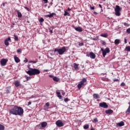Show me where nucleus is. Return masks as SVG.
Segmentation results:
<instances>
[{
    "mask_svg": "<svg viewBox=\"0 0 130 130\" xmlns=\"http://www.w3.org/2000/svg\"><path fill=\"white\" fill-rule=\"evenodd\" d=\"M64 102H68V101H70V100L69 99V98H67L64 99Z\"/></svg>",
    "mask_w": 130,
    "mask_h": 130,
    "instance_id": "c9c22d12",
    "label": "nucleus"
},
{
    "mask_svg": "<svg viewBox=\"0 0 130 130\" xmlns=\"http://www.w3.org/2000/svg\"><path fill=\"white\" fill-rule=\"evenodd\" d=\"M126 32L127 33H128V34L130 33V28H128V29H126Z\"/></svg>",
    "mask_w": 130,
    "mask_h": 130,
    "instance_id": "a19ab883",
    "label": "nucleus"
},
{
    "mask_svg": "<svg viewBox=\"0 0 130 130\" xmlns=\"http://www.w3.org/2000/svg\"><path fill=\"white\" fill-rule=\"evenodd\" d=\"M115 10V15L116 16H120V12L121 11L122 8H120L118 5L116 6V8L114 9Z\"/></svg>",
    "mask_w": 130,
    "mask_h": 130,
    "instance_id": "423d86ee",
    "label": "nucleus"
},
{
    "mask_svg": "<svg viewBox=\"0 0 130 130\" xmlns=\"http://www.w3.org/2000/svg\"><path fill=\"white\" fill-rule=\"evenodd\" d=\"M41 127H46L47 126V122H42L41 123Z\"/></svg>",
    "mask_w": 130,
    "mask_h": 130,
    "instance_id": "6ab92c4d",
    "label": "nucleus"
},
{
    "mask_svg": "<svg viewBox=\"0 0 130 130\" xmlns=\"http://www.w3.org/2000/svg\"><path fill=\"white\" fill-rule=\"evenodd\" d=\"M125 113H130V105L128 106V109L126 111Z\"/></svg>",
    "mask_w": 130,
    "mask_h": 130,
    "instance_id": "c85d7f7f",
    "label": "nucleus"
},
{
    "mask_svg": "<svg viewBox=\"0 0 130 130\" xmlns=\"http://www.w3.org/2000/svg\"><path fill=\"white\" fill-rule=\"evenodd\" d=\"M54 15H55V13H52L50 14L46 15V18H52V17H53V16H54Z\"/></svg>",
    "mask_w": 130,
    "mask_h": 130,
    "instance_id": "a211bd4d",
    "label": "nucleus"
},
{
    "mask_svg": "<svg viewBox=\"0 0 130 130\" xmlns=\"http://www.w3.org/2000/svg\"><path fill=\"white\" fill-rule=\"evenodd\" d=\"M99 7H100V8H101V9H102V6H101V5H99Z\"/></svg>",
    "mask_w": 130,
    "mask_h": 130,
    "instance_id": "bf43d9fd",
    "label": "nucleus"
},
{
    "mask_svg": "<svg viewBox=\"0 0 130 130\" xmlns=\"http://www.w3.org/2000/svg\"><path fill=\"white\" fill-rule=\"evenodd\" d=\"M123 25H124V26H126V27H128V26H129V24H128V23H126V22H124V23H123Z\"/></svg>",
    "mask_w": 130,
    "mask_h": 130,
    "instance_id": "f704fd0d",
    "label": "nucleus"
},
{
    "mask_svg": "<svg viewBox=\"0 0 130 130\" xmlns=\"http://www.w3.org/2000/svg\"><path fill=\"white\" fill-rule=\"evenodd\" d=\"M86 82H87V79L86 78H83L77 85L78 89L80 90L85 85L84 83H86Z\"/></svg>",
    "mask_w": 130,
    "mask_h": 130,
    "instance_id": "20e7f679",
    "label": "nucleus"
},
{
    "mask_svg": "<svg viewBox=\"0 0 130 130\" xmlns=\"http://www.w3.org/2000/svg\"><path fill=\"white\" fill-rule=\"evenodd\" d=\"M79 46H84V43H80L79 44Z\"/></svg>",
    "mask_w": 130,
    "mask_h": 130,
    "instance_id": "58836bf2",
    "label": "nucleus"
},
{
    "mask_svg": "<svg viewBox=\"0 0 130 130\" xmlns=\"http://www.w3.org/2000/svg\"><path fill=\"white\" fill-rule=\"evenodd\" d=\"M37 61H32V63H37Z\"/></svg>",
    "mask_w": 130,
    "mask_h": 130,
    "instance_id": "864d4df0",
    "label": "nucleus"
},
{
    "mask_svg": "<svg viewBox=\"0 0 130 130\" xmlns=\"http://www.w3.org/2000/svg\"><path fill=\"white\" fill-rule=\"evenodd\" d=\"M12 25H15V23H12Z\"/></svg>",
    "mask_w": 130,
    "mask_h": 130,
    "instance_id": "0e129e2a",
    "label": "nucleus"
},
{
    "mask_svg": "<svg viewBox=\"0 0 130 130\" xmlns=\"http://www.w3.org/2000/svg\"><path fill=\"white\" fill-rule=\"evenodd\" d=\"M92 122H93V123H97V122H98V118L97 117L94 118L92 120Z\"/></svg>",
    "mask_w": 130,
    "mask_h": 130,
    "instance_id": "a878e982",
    "label": "nucleus"
},
{
    "mask_svg": "<svg viewBox=\"0 0 130 130\" xmlns=\"http://www.w3.org/2000/svg\"><path fill=\"white\" fill-rule=\"evenodd\" d=\"M64 16H71L70 13L67 11H64Z\"/></svg>",
    "mask_w": 130,
    "mask_h": 130,
    "instance_id": "7c9ffc66",
    "label": "nucleus"
},
{
    "mask_svg": "<svg viewBox=\"0 0 130 130\" xmlns=\"http://www.w3.org/2000/svg\"><path fill=\"white\" fill-rule=\"evenodd\" d=\"M71 9H70V8H68V11H70Z\"/></svg>",
    "mask_w": 130,
    "mask_h": 130,
    "instance_id": "e2e57ef3",
    "label": "nucleus"
},
{
    "mask_svg": "<svg viewBox=\"0 0 130 130\" xmlns=\"http://www.w3.org/2000/svg\"><path fill=\"white\" fill-rule=\"evenodd\" d=\"M0 62H1V66H2V67H5V66H6V64H7V62H8V59L3 58L1 60Z\"/></svg>",
    "mask_w": 130,
    "mask_h": 130,
    "instance_id": "9d476101",
    "label": "nucleus"
},
{
    "mask_svg": "<svg viewBox=\"0 0 130 130\" xmlns=\"http://www.w3.org/2000/svg\"><path fill=\"white\" fill-rule=\"evenodd\" d=\"M29 70L26 71V74H28L29 76H35V75H39L40 74V70L37 69H33L28 67Z\"/></svg>",
    "mask_w": 130,
    "mask_h": 130,
    "instance_id": "f03ea898",
    "label": "nucleus"
},
{
    "mask_svg": "<svg viewBox=\"0 0 130 130\" xmlns=\"http://www.w3.org/2000/svg\"><path fill=\"white\" fill-rule=\"evenodd\" d=\"M124 43H125V44H126V43H127V40H126V39H124Z\"/></svg>",
    "mask_w": 130,
    "mask_h": 130,
    "instance_id": "09e8293b",
    "label": "nucleus"
},
{
    "mask_svg": "<svg viewBox=\"0 0 130 130\" xmlns=\"http://www.w3.org/2000/svg\"><path fill=\"white\" fill-rule=\"evenodd\" d=\"M44 2V4H47L48 3V0H43Z\"/></svg>",
    "mask_w": 130,
    "mask_h": 130,
    "instance_id": "c03bdc74",
    "label": "nucleus"
},
{
    "mask_svg": "<svg viewBox=\"0 0 130 130\" xmlns=\"http://www.w3.org/2000/svg\"><path fill=\"white\" fill-rule=\"evenodd\" d=\"M128 104H130V103H128Z\"/></svg>",
    "mask_w": 130,
    "mask_h": 130,
    "instance_id": "69168bd1",
    "label": "nucleus"
},
{
    "mask_svg": "<svg viewBox=\"0 0 130 130\" xmlns=\"http://www.w3.org/2000/svg\"><path fill=\"white\" fill-rule=\"evenodd\" d=\"M53 80L54 82H58V81H59V78L56 77V76H54L53 78Z\"/></svg>",
    "mask_w": 130,
    "mask_h": 130,
    "instance_id": "393cba45",
    "label": "nucleus"
},
{
    "mask_svg": "<svg viewBox=\"0 0 130 130\" xmlns=\"http://www.w3.org/2000/svg\"><path fill=\"white\" fill-rule=\"evenodd\" d=\"M14 85L15 86V87H20V86L21 85V82H20V81H16L14 83Z\"/></svg>",
    "mask_w": 130,
    "mask_h": 130,
    "instance_id": "ddd939ff",
    "label": "nucleus"
},
{
    "mask_svg": "<svg viewBox=\"0 0 130 130\" xmlns=\"http://www.w3.org/2000/svg\"><path fill=\"white\" fill-rule=\"evenodd\" d=\"M10 114L13 115H22L24 113V110L21 107L15 106L13 108L9 110Z\"/></svg>",
    "mask_w": 130,
    "mask_h": 130,
    "instance_id": "f257e3e1",
    "label": "nucleus"
},
{
    "mask_svg": "<svg viewBox=\"0 0 130 130\" xmlns=\"http://www.w3.org/2000/svg\"><path fill=\"white\" fill-rule=\"evenodd\" d=\"M125 51H130V46H127L125 48Z\"/></svg>",
    "mask_w": 130,
    "mask_h": 130,
    "instance_id": "cd10ccee",
    "label": "nucleus"
},
{
    "mask_svg": "<svg viewBox=\"0 0 130 130\" xmlns=\"http://www.w3.org/2000/svg\"><path fill=\"white\" fill-rule=\"evenodd\" d=\"M67 51V47L63 46L60 49H55L54 52H58L59 55L63 54V53Z\"/></svg>",
    "mask_w": 130,
    "mask_h": 130,
    "instance_id": "7ed1b4c3",
    "label": "nucleus"
},
{
    "mask_svg": "<svg viewBox=\"0 0 130 130\" xmlns=\"http://www.w3.org/2000/svg\"><path fill=\"white\" fill-rule=\"evenodd\" d=\"M31 104H32V102H29L28 103V106H29V105H31Z\"/></svg>",
    "mask_w": 130,
    "mask_h": 130,
    "instance_id": "3c124183",
    "label": "nucleus"
},
{
    "mask_svg": "<svg viewBox=\"0 0 130 130\" xmlns=\"http://www.w3.org/2000/svg\"><path fill=\"white\" fill-rule=\"evenodd\" d=\"M114 43L115 45H118L119 43H120V40L119 39H116L115 40Z\"/></svg>",
    "mask_w": 130,
    "mask_h": 130,
    "instance_id": "412c9836",
    "label": "nucleus"
},
{
    "mask_svg": "<svg viewBox=\"0 0 130 130\" xmlns=\"http://www.w3.org/2000/svg\"><path fill=\"white\" fill-rule=\"evenodd\" d=\"M15 12H16L17 13V16H18V18L22 17V13H21V12L19 10H16Z\"/></svg>",
    "mask_w": 130,
    "mask_h": 130,
    "instance_id": "dca6fc26",
    "label": "nucleus"
},
{
    "mask_svg": "<svg viewBox=\"0 0 130 130\" xmlns=\"http://www.w3.org/2000/svg\"><path fill=\"white\" fill-rule=\"evenodd\" d=\"M74 64L75 70H76V71H78V70H79V68L78 67H79V64H78L76 63H74Z\"/></svg>",
    "mask_w": 130,
    "mask_h": 130,
    "instance_id": "5701e85b",
    "label": "nucleus"
},
{
    "mask_svg": "<svg viewBox=\"0 0 130 130\" xmlns=\"http://www.w3.org/2000/svg\"><path fill=\"white\" fill-rule=\"evenodd\" d=\"M99 106L100 107H102V108H108V105L105 102L100 103L99 104Z\"/></svg>",
    "mask_w": 130,
    "mask_h": 130,
    "instance_id": "1a4fd4ad",
    "label": "nucleus"
},
{
    "mask_svg": "<svg viewBox=\"0 0 130 130\" xmlns=\"http://www.w3.org/2000/svg\"><path fill=\"white\" fill-rule=\"evenodd\" d=\"M56 124L57 126H58L59 127H61V126H63L64 124H63V122H62V121L60 120H58L56 121Z\"/></svg>",
    "mask_w": 130,
    "mask_h": 130,
    "instance_id": "6e6552de",
    "label": "nucleus"
},
{
    "mask_svg": "<svg viewBox=\"0 0 130 130\" xmlns=\"http://www.w3.org/2000/svg\"><path fill=\"white\" fill-rule=\"evenodd\" d=\"M40 23H43L44 22V19L43 18H41L39 20Z\"/></svg>",
    "mask_w": 130,
    "mask_h": 130,
    "instance_id": "473e14b6",
    "label": "nucleus"
},
{
    "mask_svg": "<svg viewBox=\"0 0 130 130\" xmlns=\"http://www.w3.org/2000/svg\"><path fill=\"white\" fill-rule=\"evenodd\" d=\"M24 9H25V10H27V11H29V8H28V7H24Z\"/></svg>",
    "mask_w": 130,
    "mask_h": 130,
    "instance_id": "603ef678",
    "label": "nucleus"
},
{
    "mask_svg": "<svg viewBox=\"0 0 130 130\" xmlns=\"http://www.w3.org/2000/svg\"><path fill=\"white\" fill-rule=\"evenodd\" d=\"M93 97L94 99H99V98H100V96H99V94L97 93H94L93 94Z\"/></svg>",
    "mask_w": 130,
    "mask_h": 130,
    "instance_id": "f3484780",
    "label": "nucleus"
},
{
    "mask_svg": "<svg viewBox=\"0 0 130 130\" xmlns=\"http://www.w3.org/2000/svg\"><path fill=\"white\" fill-rule=\"evenodd\" d=\"M14 40H16V41H18V40H19V38H18V36H16V35H14Z\"/></svg>",
    "mask_w": 130,
    "mask_h": 130,
    "instance_id": "2f4dec72",
    "label": "nucleus"
},
{
    "mask_svg": "<svg viewBox=\"0 0 130 130\" xmlns=\"http://www.w3.org/2000/svg\"><path fill=\"white\" fill-rule=\"evenodd\" d=\"M14 60L17 63L20 62V59L17 56H14Z\"/></svg>",
    "mask_w": 130,
    "mask_h": 130,
    "instance_id": "aec40b11",
    "label": "nucleus"
},
{
    "mask_svg": "<svg viewBox=\"0 0 130 130\" xmlns=\"http://www.w3.org/2000/svg\"><path fill=\"white\" fill-rule=\"evenodd\" d=\"M26 81H29V80H31V77H27L26 78Z\"/></svg>",
    "mask_w": 130,
    "mask_h": 130,
    "instance_id": "ea45409f",
    "label": "nucleus"
},
{
    "mask_svg": "<svg viewBox=\"0 0 130 130\" xmlns=\"http://www.w3.org/2000/svg\"><path fill=\"white\" fill-rule=\"evenodd\" d=\"M101 50L102 52L103 57H105V56H106V54L110 52V49L108 47L106 48L105 50H104L103 48H101Z\"/></svg>",
    "mask_w": 130,
    "mask_h": 130,
    "instance_id": "39448f33",
    "label": "nucleus"
},
{
    "mask_svg": "<svg viewBox=\"0 0 130 130\" xmlns=\"http://www.w3.org/2000/svg\"><path fill=\"white\" fill-rule=\"evenodd\" d=\"M90 10H94L95 8L94 7H92V6L90 5Z\"/></svg>",
    "mask_w": 130,
    "mask_h": 130,
    "instance_id": "4c0bfd02",
    "label": "nucleus"
},
{
    "mask_svg": "<svg viewBox=\"0 0 130 130\" xmlns=\"http://www.w3.org/2000/svg\"><path fill=\"white\" fill-rule=\"evenodd\" d=\"M44 71L45 72H48L49 70L47 69V70H44Z\"/></svg>",
    "mask_w": 130,
    "mask_h": 130,
    "instance_id": "680f3d73",
    "label": "nucleus"
},
{
    "mask_svg": "<svg viewBox=\"0 0 130 130\" xmlns=\"http://www.w3.org/2000/svg\"><path fill=\"white\" fill-rule=\"evenodd\" d=\"M123 125H124V122H123V121H121L119 123H117V124H116L117 127L123 126Z\"/></svg>",
    "mask_w": 130,
    "mask_h": 130,
    "instance_id": "2eb2a0df",
    "label": "nucleus"
},
{
    "mask_svg": "<svg viewBox=\"0 0 130 130\" xmlns=\"http://www.w3.org/2000/svg\"><path fill=\"white\" fill-rule=\"evenodd\" d=\"M56 94H57V97L59 98V99H60V100L62 99V96H61V95H60V92H56Z\"/></svg>",
    "mask_w": 130,
    "mask_h": 130,
    "instance_id": "4be33fe9",
    "label": "nucleus"
},
{
    "mask_svg": "<svg viewBox=\"0 0 130 130\" xmlns=\"http://www.w3.org/2000/svg\"><path fill=\"white\" fill-rule=\"evenodd\" d=\"M49 77H50V78H54V76H53V75H49Z\"/></svg>",
    "mask_w": 130,
    "mask_h": 130,
    "instance_id": "49530a36",
    "label": "nucleus"
},
{
    "mask_svg": "<svg viewBox=\"0 0 130 130\" xmlns=\"http://www.w3.org/2000/svg\"><path fill=\"white\" fill-rule=\"evenodd\" d=\"M89 124H86L83 126V128L84 129H88V128H89Z\"/></svg>",
    "mask_w": 130,
    "mask_h": 130,
    "instance_id": "bb28decb",
    "label": "nucleus"
},
{
    "mask_svg": "<svg viewBox=\"0 0 130 130\" xmlns=\"http://www.w3.org/2000/svg\"><path fill=\"white\" fill-rule=\"evenodd\" d=\"M105 113L106 114H109V115H111V114H112V113H113V110H112L111 109L106 110L105 111Z\"/></svg>",
    "mask_w": 130,
    "mask_h": 130,
    "instance_id": "f8f14e48",
    "label": "nucleus"
},
{
    "mask_svg": "<svg viewBox=\"0 0 130 130\" xmlns=\"http://www.w3.org/2000/svg\"><path fill=\"white\" fill-rule=\"evenodd\" d=\"M49 31H50V33H53L52 29H49Z\"/></svg>",
    "mask_w": 130,
    "mask_h": 130,
    "instance_id": "6e6d98bb",
    "label": "nucleus"
},
{
    "mask_svg": "<svg viewBox=\"0 0 130 130\" xmlns=\"http://www.w3.org/2000/svg\"><path fill=\"white\" fill-rule=\"evenodd\" d=\"M121 86H125V83H124V82H122L121 83Z\"/></svg>",
    "mask_w": 130,
    "mask_h": 130,
    "instance_id": "37998d69",
    "label": "nucleus"
},
{
    "mask_svg": "<svg viewBox=\"0 0 130 130\" xmlns=\"http://www.w3.org/2000/svg\"><path fill=\"white\" fill-rule=\"evenodd\" d=\"M33 62V61H29V63H32V62Z\"/></svg>",
    "mask_w": 130,
    "mask_h": 130,
    "instance_id": "052dcab7",
    "label": "nucleus"
},
{
    "mask_svg": "<svg viewBox=\"0 0 130 130\" xmlns=\"http://www.w3.org/2000/svg\"><path fill=\"white\" fill-rule=\"evenodd\" d=\"M75 30H76V31H77V32H82L83 31V28H82L80 26H78L77 27H75Z\"/></svg>",
    "mask_w": 130,
    "mask_h": 130,
    "instance_id": "4468645a",
    "label": "nucleus"
},
{
    "mask_svg": "<svg viewBox=\"0 0 130 130\" xmlns=\"http://www.w3.org/2000/svg\"><path fill=\"white\" fill-rule=\"evenodd\" d=\"M6 93L7 94H9V93H10V90H9L8 89H6Z\"/></svg>",
    "mask_w": 130,
    "mask_h": 130,
    "instance_id": "de8ad7c7",
    "label": "nucleus"
},
{
    "mask_svg": "<svg viewBox=\"0 0 130 130\" xmlns=\"http://www.w3.org/2000/svg\"><path fill=\"white\" fill-rule=\"evenodd\" d=\"M86 56L88 57H90L92 59H95L96 57V55L92 52H90L89 54H86Z\"/></svg>",
    "mask_w": 130,
    "mask_h": 130,
    "instance_id": "0eeeda50",
    "label": "nucleus"
},
{
    "mask_svg": "<svg viewBox=\"0 0 130 130\" xmlns=\"http://www.w3.org/2000/svg\"><path fill=\"white\" fill-rule=\"evenodd\" d=\"M9 41H11V38L10 37L6 38L4 41L5 45L6 46H8V45H10V43H9Z\"/></svg>",
    "mask_w": 130,
    "mask_h": 130,
    "instance_id": "9b49d317",
    "label": "nucleus"
},
{
    "mask_svg": "<svg viewBox=\"0 0 130 130\" xmlns=\"http://www.w3.org/2000/svg\"><path fill=\"white\" fill-rule=\"evenodd\" d=\"M0 130H5V126L0 124Z\"/></svg>",
    "mask_w": 130,
    "mask_h": 130,
    "instance_id": "c756f323",
    "label": "nucleus"
},
{
    "mask_svg": "<svg viewBox=\"0 0 130 130\" xmlns=\"http://www.w3.org/2000/svg\"><path fill=\"white\" fill-rule=\"evenodd\" d=\"M64 94H66V92H64V91H62V95H64Z\"/></svg>",
    "mask_w": 130,
    "mask_h": 130,
    "instance_id": "13d9d810",
    "label": "nucleus"
},
{
    "mask_svg": "<svg viewBox=\"0 0 130 130\" xmlns=\"http://www.w3.org/2000/svg\"><path fill=\"white\" fill-rule=\"evenodd\" d=\"M118 81H119L118 79L116 78H115L113 79L114 82H118Z\"/></svg>",
    "mask_w": 130,
    "mask_h": 130,
    "instance_id": "79ce46f5",
    "label": "nucleus"
},
{
    "mask_svg": "<svg viewBox=\"0 0 130 130\" xmlns=\"http://www.w3.org/2000/svg\"><path fill=\"white\" fill-rule=\"evenodd\" d=\"M24 62H28V59L27 58H25V59L24 60Z\"/></svg>",
    "mask_w": 130,
    "mask_h": 130,
    "instance_id": "a18cd8bd",
    "label": "nucleus"
},
{
    "mask_svg": "<svg viewBox=\"0 0 130 130\" xmlns=\"http://www.w3.org/2000/svg\"><path fill=\"white\" fill-rule=\"evenodd\" d=\"M46 106H47V107H49V106H50V104H49V103L47 102L45 104Z\"/></svg>",
    "mask_w": 130,
    "mask_h": 130,
    "instance_id": "e433bc0d",
    "label": "nucleus"
},
{
    "mask_svg": "<svg viewBox=\"0 0 130 130\" xmlns=\"http://www.w3.org/2000/svg\"><path fill=\"white\" fill-rule=\"evenodd\" d=\"M101 36L102 37H104L105 38H107V37H108V35L107 34H102Z\"/></svg>",
    "mask_w": 130,
    "mask_h": 130,
    "instance_id": "b1692460",
    "label": "nucleus"
},
{
    "mask_svg": "<svg viewBox=\"0 0 130 130\" xmlns=\"http://www.w3.org/2000/svg\"><path fill=\"white\" fill-rule=\"evenodd\" d=\"M94 15H98V13L96 12H93Z\"/></svg>",
    "mask_w": 130,
    "mask_h": 130,
    "instance_id": "5fc2aeb1",
    "label": "nucleus"
},
{
    "mask_svg": "<svg viewBox=\"0 0 130 130\" xmlns=\"http://www.w3.org/2000/svg\"><path fill=\"white\" fill-rule=\"evenodd\" d=\"M17 52L18 53H21L22 52V49H19L17 50Z\"/></svg>",
    "mask_w": 130,
    "mask_h": 130,
    "instance_id": "72a5a7b5",
    "label": "nucleus"
},
{
    "mask_svg": "<svg viewBox=\"0 0 130 130\" xmlns=\"http://www.w3.org/2000/svg\"><path fill=\"white\" fill-rule=\"evenodd\" d=\"M102 44H103V45H106V42H103Z\"/></svg>",
    "mask_w": 130,
    "mask_h": 130,
    "instance_id": "8fccbe9b",
    "label": "nucleus"
},
{
    "mask_svg": "<svg viewBox=\"0 0 130 130\" xmlns=\"http://www.w3.org/2000/svg\"><path fill=\"white\" fill-rule=\"evenodd\" d=\"M6 4H7V3H3V7H5V6H6Z\"/></svg>",
    "mask_w": 130,
    "mask_h": 130,
    "instance_id": "4d7b16f0",
    "label": "nucleus"
}]
</instances>
